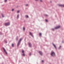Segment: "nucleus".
Listing matches in <instances>:
<instances>
[{"instance_id":"7c9ffc66","label":"nucleus","mask_w":64,"mask_h":64,"mask_svg":"<svg viewBox=\"0 0 64 64\" xmlns=\"http://www.w3.org/2000/svg\"><path fill=\"white\" fill-rule=\"evenodd\" d=\"M42 62H44L43 60H42Z\"/></svg>"},{"instance_id":"c85d7f7f","label":"nucleus","mask_w":64,"mask_h":64,"mask_svg":"<svg viewBox=\"0 0 64 64\" xmlns=\"http://www.w3.org/2000/svg\"><path fill=\"white\" fill-rule=\"evenodd\" d=\"M7 1V0H4V2H6Z\"/></svg>"},{"instance_id":"2f4dec72","label":"nucleus","mask_w":64,"mask_h":64,"mask_svg":"<svg viewBox=\"0 0 64 64\" xmlns=\"http://www.w3.org/2000/svg\"><path fill=\"white\" fill-rule=\"evenodd\" d=\"M62 43H64L63 41H62Z\"/></svg>"},{"instance_id":"bb28decb","label":"nucleus","mask_w":64,"mask_h":64,"mask_svg":"<svg viewBox=\"0 0 64 64\" xmlns=\"http://www.w3.org/2000/svg\"><path fill=\"white\" fill-rule=\"evenodd\" d=\"M46 22H48V20H46Z\"/></svg>"},{"instance_id":"c756f323","label":"nucleus","mask_w":64,"mask_h":64,"mask_svg":"<svg viewBox=\"0 0 64 64\" xmlns=\"http://www.w3.org/2000/svg\"><path fill=\"white\" fill-rule=\"evenodd\" d=\"M45 15L46 16H48V15L47 14H46Z\"/></svg>"},{"instance_id":"f3484780","label":"nucleus","mask_w":64,"mask_h":64,"mask_svg":"<svg viewBox=\"0 0 64 64\" xmlns=\"http://www.w3.org/2000/svg\"><path fill=\"white\" fill-rule=\"evenodd\" d=\"M39 35L40 36H41V33H40L39 34Z\"/></svg>"},{"instance_id":"72a5a7b5","label":"nucleus","mask_w":64,"mask_h":64,"mask_svg":"<svg viewBox=\"0 0 64 64\" xmlns=\"http://www.w3.org/2000/svg\"><path fill=\"white\" fill-rule=\"evenodd\" d=\"M36 1H37V0H35Z\"/></svg>"},{"instance_id":"393cba45","label":"nucleus","mask_w":64,"mask_h":64,"mask_svg":"<svg viewBox=\"0 0 64 64\" xmlns=\"http://www.w3.org/2000/svg\"><path fill=\"white\" fill-rule=\"evenodd\" d=\"M12 11H14V9H12Z\"/></svg>"},{"instance_id":"7ed1b4c3","label":"nucleus","mask_w":64,"mask_h":64,"mask_svg":"<svg viewBox=\"0 0 64 64\" xmlns=\"http://www.w3.org/2000/svg\"><path fill=\"white\" fill-rule=\"evenodd\" d=\"M4 25L5 26H9V25H10V23L9 22H7L6 23H5L4 24Z\"/></svg>"},{"instance_id":"b1692460","label":"nucleus","mask_w":64,"mask_h":64,"mask_svg":"<svg viewBox=\"0 0 64 64\" xmlns=\"http://www.w3.org/2000/svg\"><path fill=\"white\" fill-rule=\"evenodd\" d=\"M29 55H30V56H31V53H30Z\"/></svg>"},{"instance_id":"1a4fd4ad","label":"nucleus","mask_w":64,"mask_h":64,"mask_svg":"<svg viewBox=\"0 0 64 64\" xmlns=\"http://www.w3.org/2000/svg\"><path fill=\"white\" fill-rule=\"evenodd\" d=\"M28 45L29 46V47H31V46H32V45L31 44V43H28Z\"/></svg>"},{"instance_id":"9d476101","label":"nucleus","mask_w":64,"mask_h":64,"mask_svg":"<svg viewBox=\"0 0 64 64\" xmlns=\"http://www.w3.org/2000/svg\"><path fill=\"white\" fill-rule=\"evenodd\" d=\"M39 53V54L40 55L42 56V52L41 51H39L38 52Z\"/></svg>"},{"instance_id":"39448f33","label":"nucleus","mask_w":64,"mask_h":64,"mask_svg":"<svg viewBox=\"0 0 64 64\" xmlns=\"http://www.w3.org/2000/svg\"><path fill=\"white\" fill-rule=\"evenodd\" d=\"M60 26H57L56 27H55L54 28V29H58V28H60Z\"/></svg>"},{"instance_id":"412c9836","label":"nucleus","mask_w":64,"mask_h":64,"mask_svg":"<svg viewBox=\"0 0 64 64\" xmlns=\"http://www.w3.org/2000/svg\"><path fill=\"white\" fill-rule=\"evenodd\" d=\"M52 31H54V28H52Z\"/></svg>"},{"instance_id":"f8f14e48","label":"nucleus","mask_w":64,"mask_h":64,"mask_svg":"<svg viewBox=\"0 0 64 64\" xmlns=\"http://www.w3.org/2000/svg\"><path fill=\"white\" fill-rule=\"evenodd\" d=\"M19 15L18 14L17 16V19H18V18H19Z\"/></svg>"},{"instance_id":"4be33fe9","label":"nucleus","mask_w":64,"mask_h":64,"mask_svg":"<svg viewBox=\"0 0 64 64\" xmlns=\"http://www.w3.org/2000/svg\"><path fill=\"white\" fill-rule=\"evenodd\" d=\"M26 18H28V16L27 15H26Z\"/></svg>"},{"instance_id":"423d86ee","label":"nucleus","mask_w":64,"mask_h":64,"mask_svg":"<svg viewBox=\"0 0 64 64\" xmlns=\"http://www.w3.org/2000/svg\"><path fill=\"white\" fill-rule=\"evenodd\" d=\"M30 35H31V36H32V37H33V34L31 33V32H29Z\"/></svg>"},{"instance_id":"6ab92c4d","label":"nucleus","mask_w":64,"mask_h":64,"mask_svg":"<svg viewBox=\"0 0 64 64\" xmlns=\"http://www.w3.org/2000/svg\"><path fill=\"white\" fill-rule=\"evenodd\" d=\"M22 53H24V51L23 50H22Z\"/></svg>"},{"instance_id":"4468645a","label":"nucleus","mask_w":64,"mask_h":64,"mask_svg":"<svg viewBox=\"0 0 64 64\" xmlns=\"http://www.w3.org/2000/svg\"><path fill=\"white\" fill-rule=\"evenodd\" d=\"M25 28H24V27H23V30L24 31L25 30Z\"/></svg>"},{"instance_id":"cd10ccee","label":"nucleus","mask_w":64,"mask_h":64,"mask_svg":"<svg viewBox=\"0 0 64 64\" xmlns=\"http://www.w3.org/2000/svg\"><path fill=\"white\" fill-rule=\"evenodd\" d=\"M40 2H42V0H40Z\"/></svg>"},{"instance_id":"a878e982","label":"nucleus","mask_w":64,"mask_h":64,"mask_svg":"<svg viewBox=\"0 0 64 64\" xmlns=\"http://www.w3.org/2000/svg\"><path fill=\"white\" fill-rule=\"evenodd\" d=\"M28 4H26L25 5V6H28Z\"/></svg>"},{"instance_id":"20e7f679","label":"nucleus","mask_w":64,"mask_h":64,"mask_svg":"<svg viewBox=\"0 0 64 64\" xmlns=\"http://www.w3.org/2000/svg\"><path fill=\"white\" fill-rule=\"evenodd\" d=\"M3 49L4 52H5L6 54H7V52L6 51V50H5V48H3Z\"/></svg>"},{"instance_id":"2eb2a0df","label":"nucleus","mask_w":64,"mask_h":64,"mask_svg":"<svg viewBox=\"0 0 64 64\" xmlns=\"http://www.w3.org/2000/svg\"><path fill=\"white\" fill-rule=\"evenodd\" d=\"M12 47H14V44H12Z\"/></svg>"},{"instance_id":"aec40b11","label":"nucleus","mask_w":64,"mask_h":64,"mask_svg":"<svg viewBox=\"0 0 64 64\" xmlns=\"http://www.w3.org/2000/svg\"><path fill=\"white\" fill-rule=\"evenodd\" d=\"M61 46H60V47L58 48V49H60V48H61Z\"/></svg>"},{"instance_id":"dca6fc26","label":"nucleus","mask_w":64,"mask_h":64,"mask_svg":"<svg viewBox=\"0 0 64 64\" xmlns=\"http://www.w3.org/2000/svg\"><path fill=\"white\" fill-rule=\"evenodd\" d=\"M2 17H4V15H3V14H2Z\"/></svg>"},{"instance_id":"f257e3e1","label":"nucleus","mask_w":64,"mask_h":64,"mask_svg":"<svg viewBox=\"0 0 64 64\" xmlns=\"http://www.w3.org/2000/svg\"><path fill=\"white\" fill-rule=\"evenodd\" d=\"M22 40V38H20L17 44V46H19L20 45V43H21V41Z\"/></svg>"},{"instance_id":"ddd939ff","label":"nucleus","mask_w":64,"mask_h":64,"mask_svg":"<svg viewBox=\"0 0 64 64\" xmlns=\"http://www.w3.org/2000/svg\"><path fill=\"white\" fill-rule=\"evenodd\" d=\"M22 55L23 56H25V54H24V53H23L22 54Z\"/></svg>"},{"instance_id":"a211bd4d","label":"nucleus","mask_w":64,"mask_h":64,"mask_svg":"<svg viewBox=\"0 0 64 64\" xmlns=\"http://www.w3.org/2000/svg\"><path fill=\"white\" fill-rule=\"evenodd\" d=\"M4 42L6 43H7V41H6L5 40H4Z\"/></svg>"},{"instance_id":"5701e85b","label":"nucleus","mask_w":64,"mask_h":64,"mask_svg":"<svg viewBox=\"0 0 64 64\" xmlns=\"http://www.w3.org/2000/svg\"><path fill=\"white\" fill-rule=\"evenodd\" d=\"M17 13H19V11L18 10L17 11Z\"/></svg>"},{"instance_id":"9b49d317","label":"nucleus","mask_w":64,"mask_h":64,"mask_svg":"<svg viewBox=\"0 0 64 64\" xmlns=\"http://www.w3.org/2000/svg\"><path fill=\"white\" fill-rule=\"evenodd\" d=\"M18 39H19V38H18V36H17L16 38V41H17L18 40Z\"/></svg>"},{"instance_id":"0eeeda50","label":"nucleus","mask_w":64,"mask_h":64,"mask_svg":"<svg viewBox=\"0 0 64 64\" xmlns=\"http://www.w3.org/2000/svg\"><path fill=\"white\" fill-rule=\"evenodd\" d=\"M52 45L54 48H55L56 49H57V48H56V46L55 45V44H54L53 43L52 44Z\"/></svg>"},{"instance_id":"f03ea898","label":"nucleus","mask_w":64,"mask_h":64,"mask_svg":"<svg viewBox=\"0 0 64 64\" xmlns=\"http://www.w3.org/2000/svg\"><path fill=\"white\" fill-rule=\"evenodd\" d=\"M50 55L52 57L55 56V52H51V53L50 54Z\"/></svg>"},{"instance_id":"473e14b6","label":"nucleus","mask_w":64,"mask_h":64,"mask_svg":"<svg viewBox=\"0 0 64 64\" xmlns=\"http://www.w3.org/2000/svg\"><path fill=\"white\" fill-rule=\"evenodd\" d=\"M0 35H2V34H0Z\"/></svg>"},{"instance_id":"6e6552de","label":"nucleus","mask_w":64,"mask_h":64,"mask_svg":"<svg viewBox=\"0 0 64 64\" xmlns=\"http://www.w3.org/2000/svg\"><path fill=\"white\" fill-rule=\"evenodd\" d=\"M58 5L61 7H64V5L63 4H58Z\"/></svg>"}]
</instances>
